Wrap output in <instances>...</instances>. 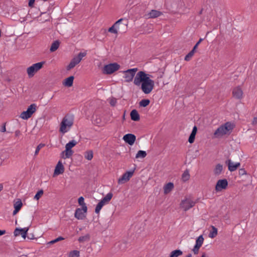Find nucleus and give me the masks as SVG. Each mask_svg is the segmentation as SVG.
Segmentation results:
<instances>
[{
  "label": "nucleus",
  "instance_id": "obj_21",
  "mask_svg": "<svg viewBox=\"0 0 257 257\" xmlns=\"http://www.w3.org/2000/svg\"><path fill=\"white\" fill-rule=\"evenodd\" d=\"M122 21H123V19L122 18L119 19L111 27L108 29V32L113 34H117L118 32L116 28V26L118 25L119 22H122Z\"/></svg>",
  "mask_w": 257,
  "mask_h": 257
},
{
  "label": "nucleus",
  "instance_id": "obj_46",
  "mask_svg": "<svg viewBox=\"0 0 257 257\" xmlns=\"http://www.w3.org/2000/svg\"><path fill=\"white\" fill-rule=\"evenodd\" d=\"M200 247V246L195 245V246H194V248L192 249V251H193V252L195 254H197L198 253Z\"/></svg>",
  "mask_w": 257,
  "mask_h": 257
},
{
  "label": "nucleus",
  "instance_id": "obj_35",
  "mask_svg": "<svg viewBox=\"0 0 257 257\" xmlns=\"http://www.w3.org/2000/svg\"><path fill=\"white\" fill-rule=\"evenodd\" d=\"M150 103V101L148 99H142L139 102V105L142 107H146L148 106Z\"/></svg>",
  "mask_w": 257,
  "mask_h": 257
},
{
  "label": "nucleus",
  "instance_id": "obj_3",
  "mask_svg": "<svg viewBox=\"0 0 257 257\" xmlns=\"http://www.w3.org/2000/svg\"><path fill=\"white\" fill-rule=\"evenodd\" d=\"M233 125L231 123L227 122L224 125H222L219 127L215 131L214 135L216 138L221 137L228 134V132L230 133L233 130Z\"/></svg>",
  "mask_w": 257,
  "mask_h": 257
},
{
  "label": "nucleus",
  "instance_id": "obj_63",
  "mask_svg": "<svg viewBox=\"0 0 257 257\" xmlns=\"http://www.w3.org/2000/svg\"><path fill=\"white\" fill-rule=\"evenodd\" d=\"M100 121L97 120L96 123H99Z\"/></svg>",
  "mask_w": 257,
  "mask_h": 257
},
{
  "label": "nucleus",
  "instance_id": "obj_32",
  "mask_svg": "<svg viewBox=\"0 0 257 257\" xmlns=\"http://www.w3.org/2000/svg\"><path fill=\"white\" fill-rule=\"evenodd\" d=\"M90 240V235L87 234L84 236L79 237L78 241L79 242H84L85 241H88Z\"/></svg>",
  "mask_w": 257,
  "mask_h": 257
},
{
  "label": "nucleus",
  "instance_id": "obj_51",
  "mask_svg": "<svg viewBox=\"0 0 257 257\" xmlns=\"http://www.w3.org/2000/svg\"><path fill=\"white\" fill-rule=\"evenodd\" d=\"M197 131V128L196 126H194L193 128V130H192V131L191 134H193V135H194L196 136Z\"/></svg>",
  "mask_w": 257,
  "mask_h": 257
},
{
  "label": "nucleus",
  "instance_id": "obj_49",
  "mask_svg": "<svg viewBox=\"0 0 257 257\" xmlns=\"http://www.w3.org/2000/svg\"><path fill=\"white\" fill-rule=\"evenodd\" d=\"M6 123H3L2 126L1 127V128L0 130V131L2 133H4L6 132Z\"/></svg>",
  "mask_w": 257,
  "mask_h": 257
},
{
  "label": "nucleus",
  "instance_id": "obj_36",
  "mask_svg": "<svg viewBox=\"0 0 257 257\" xmlns=\"http://www.w3.org/2000/svg\"><path fill=\"white\" fill-rule=\"evenodd\" d=\"M195 50L192 49V50L185 57L184 60L186 61L190 60L192 56L194 55Z\"/></svg>",
  "mask_w": 257,
  "mask_h": 257
},
{
  "label": "nucleus",
  "instance_id": "obj_48",
  "mask_svg": "<svg viewBox=\"0 0 257 257\" xmlns=\"http://www.w3.org/2000/svg\"><path fill=\"white\" fill-rule=\"evenodd\" d=\"M202 40H203V39L200 38L199 39V40L197 42V43L195 45V46H194L193 49L196 51V49L198 47V46L202 41Z\"/></svg>",
  "mask_w": 257,
  "mask_h": 257
},
{
  "label": "nucleus",
  "instance_id": "obj_15",
  "mask_svg": "<svg viewBox=\"0 0 257 257\" xmlns=\"http://www.w3.org/2000/svg\"><path fill=\"white\" fill-rule=\"evenodd\" d=\"M162 15V12L156 10H152L149 13L146 14V16L148 19H154L158 18Z\"/></svg>",
  "mask_w": 257,
  "mask_h": 257
},
{
  "label": "nucleus",
  "instance_id": "obj_26",
  "mask_svg": "<svg viewBox=\"0 0 257 257\" xmlns=\"http://www.w3.org/2000/svg\"><path fill=\"white\" fill-rule=\"evenodd\" d=\"M183 254V251L180 249H176L171 252L169 257H179Z\"/></svg>",
  "mask_w": 257,
  "mask_h": 257
},
{
  "label": "nucleus",
  "instance_id": "obj_41",
  "mask_svg": "<svg viewBox=\"0 0 257 257\" xmlns=\"http://www.w3.org/2000/svg\"><path fill=\"white\" fill-rule=\"evenodd\" d=\"M69 257H79V251L76 250H74L72 251H71L69 253Z\"/></svg>",
  "mask_w": 257,
  "mask_h": 257
},
{
  "label": "nucleus",
  "instance_id": "obj_6",
  "mask_svg": "<svg viewBox=\"0 0 257 257\" xmlns=\"http://www.w3.org/2000/svg\"><path fill=\"white\" fill-rule=\"evenodd\" d=\"M44 61H42L33 64L27 69V72L29 77H33L35 74L40 70L45 64Z\"/></svg>",
  "mask_w": 257,
  "mask_h": 257
},
{
  "label": "nucleus",
  "instance_id": "obj_8",
  "mask_svg": "<svg viewBox=\"0 0 257 257\" xmlns=\"http://www.w3.org/2000/svg\"><path fill=\"white\" fill-rule=\"evenodd\" d=\"M138 71L137 68L127 69L123 71L124 74L123 77L125 79V82H130L132 81L133 78Z\"/></svg>",
  "mask_w": 257,
  "mask_h": 257
},
{
  "label": "nucleus",
  "instance_id": "obj_39",
  "mask_svg": "<svg viewBox=\"0 0 257 257\" xmlns=\"http://www.w3.org/2000/svg\"><path fill=\"white\" fill-rule=\"evenodd\" d=\"M85 158L88 160H91L93 158V152L91 151L85 153Z\"/></svg>",
  "mask_w": 257,
  "mask_h": 257
},
{
  "label": "nucleus",
  "instance_id": "obj_47",
  "mask_svg": "<svg viewBox=\"0 0 257 257\" xmlns=\"http://www.w3.org/2000/svg\"><path fill=\"white\" fill-rule=\"evenodd\" d=\"M238 174L240 176H242L243 175L246 174V172L244 169H240L238 171Z\"/></svg>",
  "mask_w": 257,
  "mask_h": 257
},
{
  "label": "nucleus",
  "instance_id": "obj_40",
  "mask_svg": "<svg viewBox=\"0 0 257 257\" xmlns=\"http://www.w3.org/2000/svg\"><path fill=\"white\" fill-rule=\"evenodd\" d=\"M64 152H65V157H64V158H69L73 154V151L71 150V149L69 150V151H67V149H65V151L63 152L62 154H63Z\"/></svg>",
  "mask_w": 257,
  "mask_h": 257
},
{
  "label": "nucleus",
  "instance_id": "obj_54",
  "mask_svg": "<svg viewBox=\"0 0 257 257\" xmlns=\"http://www.w3.org/2000/svg\"><path fill=\"white\" fill-rule=\"evenodd\" d=\"M21 135V132L19 130H17L15 132V136L18 137Z\"/></svg>",
  "mask_w": 257,
  "mask_h": 257
},
{
  "label": "nucleus",
  "instance_id": "obj_29",
  "mask_svg": "<svg viewBox=\"0 0 257 257\" xmlns=\"http://www.w3.org/2000/svg\"><path fill=\"white\" fill-rule=\"evenodd\" d=\"M212 230L210 231L209 237L213 238L217 235V229L214 226H211Z\"/></svg>",
  "mask_w": 257,
  "mask_h": 257
},
{
  "label": "nucleus",
  "instance_id": "obj_58",
  "mask_svg": "<svg viewBox=\"0 0 257 257\" xmlns=\"http://www.w3.org/2000/svg\"><path fill=\"white\" fill-rule=\"evenodd\" d=\"M6 233V230H2L0 229V236L1 235H2Z\"/></svg>",
  "mask_w": 257,
  "mask_h": 257
},
{
  "label": "nucleus",
  "instance_id": "obj_2",
  "mask_svg": "<svg viewBox=\"0 0 257 257\" xmlns=\"http://www.w3.org/2000/svg\"><path fill=\"white\" fill-rule=\"evenodd\" d=\"M74 119L72 115H66L63 118L61 123L59 131L62 134L67 132L73 124Z\"/></svg>",
  "mask_w": 257,
  "mask_h": 257
},
{
  "label": "nucleus",
  "instance_id": "obj_60",
  "mask_svg": "<svg viewBox=\"0 0 257 257\" xmlns=\"http://www.w3.org/2000/svg\"><path fill=\"white\" fill-rule=\"evenodd\" d=\"M201 257H208V256L206 255V253L203 252Z\"/></svg>",
  "mask_w": 257,
  "mask_h": 257
},
{
  "label": "nucleus",
  "instance_id": "obj_17",
  "mask_svg": "<svg viewBox=\"0 0 257 257\" xmlns=\"http://www.w3.org/2000/svg\"><path fill=\"white\" fill-rule=\"evenodd\" d=\"M64 172V167L62 164L61 162L59 161L56 166L55 167V169L54 170V174L56 175H58L60 174H62Z\"/></svg>",
  "mask_w": 257,
  "mask_h": 257
},
{
  "label": "nucleus",
  "instance_id": "obj_57",
  "mask_svg": "<svg viewBox=\"0 0 257 257\" xmlns=\"http://www.w3.org/2000/svg\"><path fill=\"white\" fill-rule=\"evenodd\" d=\"M64 238L61 236H59L58 237V238H56V240H57V241H60V240H63Z\"/></svg>",
  "mask_w": 257,
  "mask_h": 257
},
{
  "label": "nucleus",
  "instance_id": "obj_59",
  "mask_svg": "<svg viewBox=\"0 0 257 257\" xmlns=\"http://www.w3.org/2000/svg\"><path fill=\"white\" fill-rule=\"evenodd\" d=\"M3 185L2 184H0V192L3 190Z\"/></svg>",
  "mask_w": 257,
  "mask_h": 257
},
{
  "label": "nucleus",
  "instance_id": "obj_10",
  "mask_svg": "<svg viewBox=\"0 0 257 257\" xmlns=\"http://www.w3.org/2000/svg\"><path fill=\"white\" fill-rule=\"evenodd\" d=\"M134 173V170L127 171L118 180V184H123L130 180Z\"/></svg>",
  "mask_w": 257,
  "mask_h": 257
},
{
  "label": "nucleus",
  "instance_id": "obj_52",
  "mask_svg": "<svg viewBox=\"0 0 257 257\" xmlns=\"http://www.w3.org/2000/svg\"><path fill=\"white\" fill-rule=\"evenodd\" d=\"M35 0H29V6L30 7H33L34 4L35 3Z\"/></svg>",
  "mask_w": 257,
  "mask_h": 257
},
{
  "label": "nucleus",
  "instance_id": "obj_16",
  "mask_svg": "<svg viewBox=\"0 0 257 257\" xmlns=\"http://www.w3.org/2000/svg\"><path fill=\"white\" fill-rule=\"evenodd\" d=\"M86 213L84 212L83 208H78L76 209L74 216L77 219L82 220L85 218Z\"/></svg>",
  "mask_w": 257,
  "mask_h": 257
},
{
  "label": "nucleus",
  "instance_id": "obj_14",
  "mask_svg": "<svg viewBox=\"0 0 257 257\" xmlns=\"http://www.w3.org/2000/svg\"><path fill=\"white\" fill-rule=\"evenodd\" d=\"M225 163L227 164L228 167V170L230 172H233L235 171L240 166V163H234L230 160L226 161Z\"/></svg>",
  "mask_w": 257,
  "mask_h": 257
},
{
  "label": "nucleus",
  "instance_id": "obj_30",
  "mask_svg": "<svg viewBox=\"0 0 257 257\" xmlns=\"http://www.w3.org/2000/svg\"><path fill=\"white\" fill-rule=\"evenodd\" d=\"M112 196L113 194L112 193H108L100 201H102V203L105 204L111 199Z\"/></svg>",
  "mask_w": 257,
  "mask_h": 257
},
{
  "label": "nucleus",
  "instance_id": "obj_42",
  "mask_svg": "<svg viewBox=\"0 0 257 257\" xmlns=\"http://www.w3.org/2000/svg\"><path fill=\"white\" fill-rule=\"evenodd\" d=\"M44 192L43 190H40L36 193L34 196V199L38 200L40 199L41 196L43 194Z\"/></svg>",
  "mask_w": 257,
  "mask_h": 257
},
{
  "label": "nucleus",
  "instance_id": "obj_31",
  "mask_svg": "<svg viewBox=\"0 0 257 257\" xmlns=\"http://www.w3.org/2000/svg\"><path fill=\"white\" fill-rule=\"evenodd\" d=\"M190 178V174L188 170H186L182 175V179L184 182L188 181Z\"/></svg>",
  "mask_w": 257,
  "mask_h": 257
},
{
  "label": "nucleus",
  "instance_id": "obj_19",
  "mask_svg": "<svg viewBox=\"0 0 257 257\" xmlns=\"http://www.w3.org/2000/svg\"><path fill=\"white\" fill-rule=\"evenodd\" d=\"M116 28L117 30V32L119 33H125L127 28V24H123L121 22H119L118 25L116 26Z\"/></svg>",
  "mask_w": 257,
  "mask_h": 257
},
{
  "label": "nucleus",
  "instance_id": "obj_22",
  "mask_svg": "<svg viewBox=\"0 0 257 257\" xmlns=\"http://www.w3.org/2000/svg\"><path fill=\"white\" fill-rule=\"evenodd\" d=\"M174 184L172 182H169L166 184L164 187V193L165 194H167L170 192L174 188Z\"/></svg>",
  "mask_w": 257,
  "mask_h": 257
},
{
  "label": "nucleus",
  "instance_id": "obj_33",
  "mask_svg": "<svg viewBox=\"0 0 257 257\" xmlns=\"http://www.w3.org/2000/svg\"><path fill=\"white\" fill-rule=\"evenodd\" d=\"M204 238L202 235H200L196 240L195 245L201 247L203 243Z\"/></svg>",
  "mask_w": 257,
  "mask_h": 257
},
{
  "label": "nucleus",
  "instance_id": "obj_61",
  "mask_svg": "<svg viewBox=\"0 0 257 257\" xmlns=\"http://www.w3.org/2000/svg\"><path fill=\"white\" fill-rule=\"evenodd\" d=\"M202 11H203V9H202V10L200 11V12H199V15L202 14Z\"/></svg>",
  "mask_w": 257,
  "mask_h": 257
},
{
  "label": "nucleus",
  "instance_id": "obj_13",
  "mask_svg": "<svg viewBox=\"0 0 257 257\" xmlns=\"http://www.w3.org/2000/svg\"><path fill=\"white\" fill-rule=\"evenodd\" d=\"M123 140L125 143L131 146H132L136 140V137L134 134H127L123 137Z\"/></svg>",
  "mask_w": 257,
  "mask_h": 257
},
{
  "label": "nucleus",
  "instance_id": "obj_25",
  "mask_svg": "<svg viewBox=\"0 0 257 257\" xmlns=\"http://www.w3.org/2000/svg\"><path fill=\"white\" fill-rule=\"evenodd\" d=\"M222 170L223 166L220 164H218L216 165L214 169V173L215 175H219L221 173Z\"/></svg>",
  "mask_w": 257,
  "mask_h": 257
},
{
  "label": "nucleus",
  "instance_id": "obj_1",
  "mask_svg": "<svg viewBox=\"0 0 257 257\" xmlns=\"http://www.w3.org/2000/svg\"><path fill=\"white\" fill-rule=\"evenodd\" d=\"M134 83L136 86H140L142 91L146 94L150 93L155 86L154 81L150 79L149 74L144 71L138 72L134 80Z\"/></svg>",
  "mask_w": 257,
  "mask_h": 257
},
{
  "label": "nucleus",
  "instance_id": "obj_18",
  "mask_svg": "<svg viewBox=\"0 0 257 257\" xmlns=\"http://www.w3.org/2000/svg\"><path fill=\"white\" fill-rule=\"evenodd\" d=\"M242 91L239 87H235L233 89V96L236 99H241L242 96Z\"/></svg>",
  "mask_w": 257,
  "mask_h": 257
},
{
  "label": "nucleus",
  "instance_id": "obj_9",
  "mask_svg": "<svg viewBox=\"0 0 257 257\" xmlns=\"http://www.w3.org/2000/svg\"><path fill=\"white\" fill-rule=\"evenodd\" d=\"M195 204V202L193 201L190 198H186L182 200L180 203V207L186 211L191 208L193 207Z\"/></svg>",
  "mask_w": 257,
  "mask_h": 257
},
{
  "label": "nucleus",
  "instance_id": "obj_50",
  "mask_svg": "<svg viewBox=\"0 0 257 257\" xmlns=\"http://www.w3.org/2000/svg\"><path fill=\"white\" fill-rule=\"evenodd\" d=\"M26 237H27L28 239L31 240L35 238L34 235L33 234H28L26 236Z\"/></svg>",
  "mask_w": 257,
  "mask_h": 257
},
{
  "label": "nucleus",
  "instance_id": "obj_43",
  "mask_svg": "<svg viewBox=\"0 0 257 257\" xmlns=\"http://www.w3.org/2000/svg\"><path fill=\"white\" fill-rule=\"evenodd\" d=\"M45 146V144H40L36 148L35 152V156H36L38 154L39 152L40 151V149L42 148L43 147Z\"/></svg>",
  "mask_w": 257,
  "mask_h": 257
},
{
  "label": "nucleus",
  "instance_id": "obj_37",
  "mask_svg": "<svg viewBox=\"0 0 257 257\" xmlns=\"http://www.w3.org/2000/svg\"><path fill=\"white\" fill-rule=\"evenodd\" d=\"M23 203L20 199H18L17 201H16L14 204V208H17L18 209L20 210L21 207H22Z\"/></svg>",
  "mask_w": 257,
  "mask_h": 257
},
{
  "label": "nucleus",
  "instance_id": "obj_55",
  "mask_svg": "<svg viewBox=\"0 0 257 257\" xmlns=\"http://www.w3.org/2000/svg\"><path fill=\"white\" fill-rule=\"evenodd\" d=\"M57 242V240H56V239H55L54 240H52L49 241L48 243V244H54V243H56Z\"/></svg>",
  "mask_w": 257,
  "mask_h": 257
},
{
  "label": "nucleus",
  "instance_id": "obj_38",
  "mask_svg": "<svg viewBox=\"0 0 257 257\" xmlns=\"http://www.w3.org/2000/svg\"><path fill=\"white\" fill-rule=\"evenodd\" d=\"M102 201H100L96 205L95 209V212L96 213L98 214L101 209L102 207L104 205Z\"/></svg>",
  "mask_w": 257,
  "mask_h": 257
},
{
  "label": "nucleus",
  "instance_id": "obj_44",
  "mask_svg": "<svg viewBox=\"0 0 257 257\" xmlns=\"http://www.w3.org/2000/svg\"><path fill=\"white\" fill-rule=\"evenodd\" d=\"M109 103L111 105V106H114L116 103V99L114 97H112L110 99Z\"/></svg>",
  "mask_w": 257,
  "mask_h": 257
},
{
  "label": "nucleus",
  "instance_id": "obj_45",
  "mask_svg": "<svg viewBox=\"0 0 257 257\" xmlns=\"http://www.w3.org/2000/svg\"><path fill=\"white\" fill-rule=\"evenodd\" d=\"M195 138V135H193V134H190L189 139H188V142L190 144H192L194 142Z\"/></svg>",
  "mask_w": 257,
  "mask_h": 257
},
{
  "label": "nucleus",
  "instance_id": "obj_56",
  "mask_svg": "<svg viewBox=\"0 0 257 257\" xmlns=\"http://www.w3.org/2000/svg\"><path fill=\"white\" fill-rule=\"evenodd\" d=\"M19 209H18L17 208H15V210H14L13 211V214L14 215L15 214H16L19 211Z\"/></svg>",
  "mask_w": 257,
  "mask_h": 257
},
{
  "label": "nucleus",
  "instance_id": "obj_28",
  "mask_svg": "<svg viewBox=\"0 0 257 257\" xmlns=\"http://www.w3.org/2000/svg\"><path fill=\"white\" fill-rule=\"evenodd\" d=\"M77 144V142L75 140H71L66 145L65 149H67V151H69V150L71 149L73 147L76 146Z\"/></svg>",
  "mask_w": 257,
  "mask_h": 257
},
{
  "label": "nucleus",
  "instance_id": "obj_62",
  "mask_svg": "<svg viewBox=\"0 0 257 257\" xmlns=\"http://www.w3.org/2000/svg\"><path fill=\"white\" fill-rule=\"evenodd\" d=\"M149 75L150 79H151V78L153 77L152 75H151L150 74H149Z\"/></svg>",
  "mask_w": 257,
  "mask_h": 257
},
{
  "label": "nucleus",
  "instance_id": "obj_23",
  "mask_svg": "<svg viewBox=\"0 0 257 257\" xmlns=\"http://www.w3.org/2000/svg\"><path fill=\"white\" fill-rule=\"evenodd\" d=\"M74 78V77L73 76H71L65 79L64 82H63V85L67 87L72 86L73 85Z\"/></svg>",
  "mask_w": 257,
  "mask_h": 257
},
{
  "label": "nucleus",
  "instance_id": "obj_24",
  "mask_svg": "<svg viewBox=\"0 0 257 257\" xmlns=\"http://www.w3.org/2000/svg\"><path fill=\"white\" fill-rule=\"evenodd\" d=\"M84 199L82 196L78 198V203L79 205L82 206L84 212H87V207L86 204L84 203Z\"/></svg>",
  "mask_w": 257,
  "mask_h": 257
},
{
  "label": "nucleus",
  "instance_id": "obj_5",
  "mask_svg": "<svg viewBox=\"0 0 257 257\" xmlns=\"http://www.w3.org/2000/svg\"><path fill=\"white\" fill-rule=\"evenodd\" d=\"M120 66L117 63H110L105 65L102 69V73L104 74H111L119 69Z\"/></svg>",
  "mask_w": 257,
  "mask_h": 257
},
{
  "label": "nucleus",
  "instance_id": "obj_12",
  "mask_svg": "<svg viewBox=\"0 0 257 257\" xmlns=\"http://www.w3.org/2000/svg\"><path fill=\"white\" fill-rule=\"evenodd\" d=\"M28 230V227H25L24 228H16L14 230V234L15 236L21 235L23 238L26 239Z\"/></svg>",
  "mask_w": 257,
  "mask_h": 257
},
{
  "label": "nucleus",
  "instance_id": "obj_27",
  "mask_svg": "<svg viewBox=\"0 0 257 257\" xmlns=\"http://www.w3.org/2000/svg\"><path fill=\"white\" fill-rule=\"evenodd\" d=\"M59 45H60V42L59 41L57 40V41H54L52 44V45L51 46L50 51L52 52L55 51L59 48Z\"/></svg>",
  "mask_w": 257,
  "mask_h": 257
},
{
  "label": "nucleus",
  "instance_id": "obj_4",
  "mask_svg": "<svg viewBox=\"0 0 257 257\" xmlns=\"http://www.w3.org/2000/svg\"><path fill=\"white\" fill-rule=\"evenodd\" d=\"M86 52H80L76 56L73 57L71 60L69 65L67 66V70H70L73 68L76 65L78 64L82 58L86 55Z\"/></svg>",
  "mask_w": 257,
  "mask_h": 257
},
{
  "label": "nucleus",
  "instance_id": "obj_34",
  "mask_svg": "<svg viewBox=\"0 0 257 257\" xmlns=\"http://www.w3.org/2000/svg\"><path fill=\"white\" fill-rule=\"evenodd\" d=\"M147 153L144 151L140 150L136 154V158H144L146 157Z\"/></svg>",
  "mask_w": 257,
  "mask_h": 257
},
{
  "label": "nucleus",
  "instance_id": "obj_11",
  "mask_svg": "<svg viewBox=\"0 0 257 257\" xmlns=\"http://www.w3.org/2000/svg\"><path fill=\"white\" fill-rule=\"evenodd\" d=\"M228 185V182L226 179L219 180L215 186V190L217 192L220 191L222 189H225Z\"/></svg>",
  "mask_w": 257,
  "mask_h": 257
},
{
  "label": "nucleus",
  "instance_id": "obj_7",
  "mask_svg": "<svg viewBox=\"0 0 257 257\" xmlns=\"http://www.w3.org/2000/svg\"><path fill=\"white\" fill-rule=\"evenodd\" d=\"M37 106L35 103L31 104L26 111L22 112L20 117L23 119H28L31 117L32 115L36 111Z\"/></svg>",
  "mask_w": 257,
  "mask_h": 257
},
{
  "label": "nucleus",
  "instance_id": "obj_53",
  "mask_svg": "<svg viewBox=\"0 0 257 257\" xmlns=\"http://www.w3.org/2000/svg\"><path fill=\"white\" fill-rule=\"evenodd\" d=\"M252 124L253 125H256L257 124V117H254L253 120H252Z\"/></svg>",
  "mask_w": 257,
  "mask_h": 257
},
{
  "label": "nucleus",
  "instance_id": "obj_20",
  "mask_svg": "<svg viewBox=\"0 0 257 257\" xmlns=\"http://www.w3.org/2000/svg\"><path fill=\"white\" fill-rule=\"evenodd\" d=\"M130 116L132 120L134 121H139L140 119V114L136 109L132 110Z\"/></svg>",
  "mask_w": 257,
  "mask_h": 257
}]
</instances>
